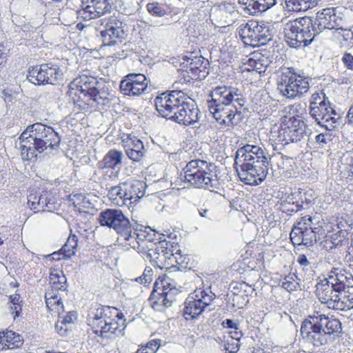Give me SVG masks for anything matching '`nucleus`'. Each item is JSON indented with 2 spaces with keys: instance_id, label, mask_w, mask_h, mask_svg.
<instances>
[{
  "instance_id": "obj_1",
  "label": "nucleus",
  "mask_w": 353,
  "mask_h": 353,
  "mask_svg": "<svg viewBox=\"0 0 353 353\" xmlns=\"http://www.w3.org/2000/svg\"><path fill=\"white\" fill-rule=\"evenodd\" d=\"M154 105L162 117L181 125H193L200 118V111L194 101L181 90L161 93L154 99Z\"/></svg>"
},
{
  "instance_id": "obj_2",
  "label": "nucleus",
  "mask_w": 353,
  "mask_h": 353,
  "mask_svg": "<svg viewBox=\"0 0 353 353\" xmlns=\"http://www.w3.org/2000/svg\"><path fill=\"white\" fill-rule=\"evenodd\" d=\"M234 165L242 182L257 185L266 178L270 163L259 146L246 144L236 150Z\"/></svg>"
},
{
  "instance_id": "obj_3",
  "label": "nucleus",
  "mask_w": 353,
  "mask_h": 353,
  "mask_svg": "<svg viewBox=\"0 0 353 353\" xmlns=\"http://www.w3.org/2000/svg\"><path fill=\"white\" fill-rule=\"evenodd\" d=\"M19 140L23 160L30 161L46 150H57L61 137L51 126L35 123L27 127Z\"/></svg>"
},
{
  "instance_id": "obj_4",
  "label": "nucleus",
  "mask_w": 353,
  "mask_h": 353,
  "mask_svg": "<svg viewBox=\"0 0 353 353\" xmlns=\"http://www.w3.org/2000/svg\"><path fill=\"white\" fill-rule=\"evenodd\" d=\"M341 323L336 319L320 314L310 315L302 323L301 333L303 338L314 347H320L333 342L340 336Z\"/></svg>"
},
{
  "instance_id": "obj_5",
  "label": "nucleus",
  "mask_w": 353,
  "mask_h": 353,
  "mask_svg": "<svg viewBox=\"0 0 353 353\" xmlns=\"http://www.w3.org/2000/svg\"><path fill=\"white\" fill-rule=\"evenodd\" d=\"M98 221L101 225L112 228L118 234L117 239L120 244L137 252H143L145 241L141 235L133 230L129 219L124 215L121 210L106 209L99 213Z\"/></svg>"
},
{
  "instance_id": "obj_6",
  "label": "nucleus",
  "mask_w": 353,
  "mask_h": 353,
  "mask_svg": "<svg viewBox=\"0 0 353 353\" xmlns=\"http://www.w3.org/2000/svg\"><path fill=\"white\" fill-rule=\"evenodd\" d=\"M103 82H100L92 76L80 75L71 82L69 94L78 98L85 105L109 106L113 99L108 90H105Z\"/></svg>"
},
{
  "instance_id": "obj_7",
  "label": "nucleus",
  "mask_w": 353,
  "mask_h": 353,
  "mask_svg": "<svg viewBox=\"0 0 353 353\" xmlns=\"http://www.w3.org/2000/svg\"><path fill=\"white\" fill-rule=\"evenodd\" d=\"M213 165L199 159L188 162L181 172V179L196 188L214 191L219 184Z\"/></svg>"
},
{
  "instance_id": "obj_8",
  "label": "nucleus",
  "mask_w": 353,
  "mask_h": 353,
  "mask_svg": "<svg viewBox=\"0 0 353 353\" xmlns=\"http://www.w3.org/2000/svg\"><path fill=\"white\" fill-rule=\"evenodd\" d=\"M307 125L299 116H284L277 130H271V139L283 146L297 143L306 136Z\"/></svg>"
},
{
  "instance_id": "obj_9",
  "label": "nucleus",
  "mask_w": 353,
  "mask_h": 353,
  "mask_svg": "<svg viewBox=\"0 0 353 353\" xmlns=\"http://www.w3.org/2000/svg\"><path fill=\"white\" fill-rule=\"evenodd\" d=\"M312 19L304 17L290 21L284 29L285 38L288 44L294 48L307 46L318 35L313 28Z\"/></svg>"
},
{
  "instance_id": "obj_10",
  "label": "nucleus",
  "mask_w": 353,
  "mask_h": 353,
  "mask_svg": "<svg viewBox=\"0 0 353 353\" xmlns=\"http://www.w3.org/2000/svg\"><path fill=\"white\" fill-rule=\"evenodd\" d=\"M280 93L288 99L300 97L309 90V83L306 78L297 74L292 68L283 70L277 83Z\"/></svg>"
},
{
  "instance_id": "obj_11",
  "label": "nucleus",
  "mask_w": 353,
  "mask_h": 353,
  "mask_svg": "<svg viewBox=\"0 0 353 353\" xmlns=\"http://www.w3.org/2000/svg\"><path fill=\"white\" fill-rule=\"evenodd\" d=\"M238 32L246 45L252 46H264L272 40V30L264 22L249 21L238 28Z\"/></svg>"
},
{
  "instance_id": "obj_12",
  "label": "nucleus",
  "mask_w": 353,
  "mask_h": 353,
  "mask_svg": "<svg viewBox=\"0 0 353 353\" xmlns=\"http://www.w3.org/2000/svg\"><path fill=\"white\" fill-rule=\"evenodd\" d=\"M97 29L100 31L103 45L112 46L121 44L125 39L126 34L123 28V22L119 16L113 14L97 21Z\"/></svg>"
},
{
  "instance_id": "obj_13",
  "label": "nucleus",
  "mask_w": 353,
  "mask_h": 353,
  "mask_svg": "<svg viewBox=\"0 0 353 353\" xmlns=\"http://www.w3.org/2000/svg\"><path fill=\"white\" fill-rule=\"evenodd\" d=\"M312 219L310 216H303L292 228L290 238L294 245L312 246L316 242V234L321 230L312 228Z\"/></svg>"
},
{
  "instance_id": "obj_14",
  "label": "nucleus",
  "mask_w": 353,
  "mask_h": 353,
  "mask_svg": "<svg viewBox=\"0 0 353 353\" xmlns=\"http://www.w3.org/2000/svg\"><path fill=\"white\" fill-rule=\"evenodd\" d=\"M207 103L243 108L245 100L241 90L232 86H216L209 94Z\"/></svg>"
},
{
  "instance_id": "obj_15",
  "label": "nucleus",
  "mask_w": 353,
  "mask_h": 353,
  "mask_svg": "<svg viewBox=\"0 0 353 353\" xmlns=\"http://www.w3.org/2000/svg\"><path fill=\"white\" fill-rule=\"evenodd\" d=\"M210 112L221 125L234 126L239 125L243 119V108L235 105L208 103Z\"/></svg>"
},
{
  "instance_id": "obj_16",
  "label": "nucleus",
  "mask_w": 353,
  "mask_h": 353,
  "mask_svg": "<svg viewBox=\"0 0 353 353\" xmlns=\"http://www.w3.org/2000/svg\"><path fill=\"white\" fill-rule=\"evenodd\" d=\"M28 204L36 212H53L58 210L59 204L50 191H31L28 196Z\"/></svg>"
},
{
  "instance_id": "obj_17",
  "label": "nucleus",
  "mask_w": 353,
  "mask_h": 353,
  "mask_svg": "<svg viewBox=\"0 0 353 353\" xmlns=\"http://www.w3.org/2000/svg\"><path fill=\"white\" fill-rule=\"evenodd\" d=\"M312 23L314 32L319 34L325 29L341 28L343 20L342 17L336 15V8H327L316 13V18L312 19Z\"/></svg>"
},
{
  "instance_id": "obj_18",
  "label": "nucleus",
  "mask_w": 353,
  "mask_h": 353,
  "mask_svg": "<svg viewBox=\"0 0 353 353\" xmlns=\"http://www.w3.org/2000/svg\"><path fill=\"white\" fill-rule=\"evenodd\" d=\"M49 280L52 289L50 291L46 292L45 294L47 308L51 309V307L57 306L63 309V303L61 301V298L59 297L58 294L54 292V290L65 291L68 286L67 279L62 272L59 274L57 270H54L50 272Z\"/></svg>"
},
{
  "instance_id": "obj_19",
  "label": "nucleus",
  "mask_w": 353,
  "mask_h": 353,
  "mask_svg": "<svg viewBox=\"0 0 353 353\" xmlns=\"http://www.w3.org/2000/svg\"><path fill=\"white\" fill-rule=\"evenodd\" d=\"M148 81L141 73H130L120 82V90L124 95L139 96L147 90Z\"/></svg>"
},
{
  "instance_id": "obj_20",
  "label": "nucleus",
  "mask_w": 353,
  "mask_h": 353,
  "mask_svg": "<svg viewBox=\"0 0 353 353\" xmlns=\"http://www.w3.org/2000/svg\"><path fill=\"white\" fill-rule=\"evenodd\" d=\"M327 279L335 292L352 293L353 290V276L343 268H333L327 273Z\"/></svg>"
},
{
  "instance_id": "obj_21",
  "label": "nucleus",
  "mask_w": 353,
  "mask_h": 353,
  "mask_svg": "<svg viewBox=\"0 0 353 353\" xmlns=\"http://www.w3.org/2000/svg\"><path fill=\"white\" fill-rule=\"evenodd\" d=\"M141 239L145 241L144 245V251L139 252L143 253L144 259L149 260L151 263H154L157 267L162 268L161 264L163 261L168 259L169 254V245L170 243L165 240H160L159 245L156 246L154 249L149 248L148 244L152 245V242L150 240L145 239V236L141 234Z\"/></svg>"
},
{
  "instance_id": "obj_22",
  "label": "nucleus",
  "mask_w": 353,
  "mask_h": 353,
  "mask_svg": "<svg viewBox=\"0 0 353 353\" xmlns=\"http://www.w3.org/2000/svg\"><path fill=\"white\" fill-rule=\"evenodd\" d=\"M209 61L202 56L188 58L187 72L190 73L192 79H204L209 74Z\"/></svg>"
},
{
  "instance_id": "obj_23",
  "label": "nucleus",
  "mask_w": 353,
  "mask_h": 353,
  "mask_svg": "<svg viewBox=\"0 0 353 353\" xmlns=\"http://www.w3.org/2000/svg\"><path fill=\"white\" fill-rule=\"evenodd\" d=\"M172 290L175 291V289L163 291L162 283L155 282L149 299L152 307H154L155 305H162L165 307H172L174 302Z\"/></svg>"
},
{
  "instance_id": "obj_24",
  "label": "nucleus",
  "mask_w": 353,
  "mask_h": 353,
  "mask_svg": "<svg viewBox=\"0 0 353 353\" xmlns=\"http://www.w3.org/2000/svg\"><path fill=\"white\" fill-rule=\"evenodd\" d=\"M214 297V294L210 291L208 293L205 290H196L187 298L184 309H205Z\"/></svg>"
},
{
  "instance_id": "obj_25",
  "label": "nucleus",
  "mask_w": 353,
  "mask_h": 353,
  "mask_svg": "<svg viewBox=\"0 0 353 353\" xmlns=\"http://www.w3.org/2000/svg\"><path fill=\"white\" fill-rule=\"evenodd\" d=\"M123 189L125 194V203L126 206L137 203L145 194V184L140 181L134 183H123Z\"/></svg>"
},
{
  "instance_id": "obj_26",
  "label": "nucleus",
  "mask_w": 353,
  "mask_h": 353,
  "mask_svg": "<svg viewBox=\"0 0 353 353\" xmlns=\"http://www.w3.org/2000/svg\"><path fill=\"white\" fill-rule=\"evenodd\" d=\"M330 105H331L330 102L323 103L321 105L309 108V114L315 120L316 123L329 132L335 128V125L330 123L332 117L328 114Z\"/></svg>"
},
{
  "instance_id": "obj_27",
  "label": "nucleus",
  "mask_w": 353,
  "mask_h": 353,
  "mask_svg": "<svg viewBox=\"0 0 353 353\" xmlns=\"http://www.w3.org/2000/svg\"><path fill=\"white\" fill-rule=\"evenodd\" d=\"M244 6L245 12L250 15H257L273 7L276 0H239Z\"/></svg>"
},
{
  "instance_id": "obj_28",
  "label": "nucleus",
  "mask_w": 353,
  "mask_h": 353,
  "mask_svg": "<svg viewBox=\"0 0 353 353\" xmlns=\"http://www.w3.org/2000/svg\"><path fill=\"white\" fill-rule=\"evenodd\" d=\"M124 149L128 157L134 162L141 161L146 152L143 142L136 137L125 141Z\"/></svg>"
},
{
  "instance_id": "obj_29",
  "label": "nucleus",
  "mask_w": 353,
  "mask_h": 353,
  "mask_svg": "<svg viewBox=\"0 0 353 353\" xmlns=\"http://www.w3.org/2000/svg\"><path fill=\"white\" fill-rule=\"evenodd\" d=\"M334 292L329 279L325 278L316 284V294L319 301L323 303L333 301L332 294Z\"/></svg>"
},
{
  "instance_id": "obj_30",
  "label": "nucleus",
  "mask_w": 353,
  "mask_h": 353,
  "mask_svg": "<svg viewBox=\"0 0 353 353\" xmlns=\"http://www.w3.org/2000/svg\"><path fill=\"white\" fill-rule=\"evenodd\" d=\"M115 317L117 318V320L111 319L108 317V322L106 324L103 325L102 330H100V332L101 334L110 332L119 334L121 333L126 327L125 319H123V315L122 313L117 312Z\"/></svg>"
},
{
  "instance_id": "obj_31",
  "label": "nucleus",
  "mask_w": 353,
  "mask_h": 353,
  "mask_svg": "<svg viewBox=\"0 0 353 353\" xmlns=\"http://www.w3.org/2000/svg\"><path fill=\"white\" fill-rule=\"evenodd\" d=\"M123 153L116 150H110L103 157V160L98 163V167L101 169H115L121 163Z\"/></svg>"
},
{
  "instance_id": "obj_32",
  "label": "nucleus",
  "mask_w": 353,
  "mask_h": 353,
  "mask_svg": "<svg viewBox=\"0 0 353 353\" xmlns=\"http://www.w3.org/2000/svg\"><path fill=\"white\" fill-rule=\"evenodd\" d=\"M320 0H285V8L289 12L306 11L316 6Z\"/></svg>"
},
{
  "instance_id": "obj_33",
  "label": "nucleus",
  "mask_w": 353,
  "mask_h": 353,
  "mask_svg": "<svg viewBox=\"0 0 353 353\" xmlns=\"http://www.w3.org/2000/svg\"><path fill=\"white\" fill-rule=\"evenodd\" d=\"M170 246L169 249V252H170V253L168 254V259L170 261L171 265L174 266L173 262H174L176 265H179V269L185 268L188 264L189 258L186 256H183L181 250L177 249L176 246H174L172 244H170Z\"/></svg>"
},
{
  "instance_id": "obj_34",
  "label": "nucleus",
  "mask_w": 353,
  "mask_h": 353,
  "mask_svg": "<svg viewBox=\"0 0 353 353\" xmlns=\"http://www.w3.org/2000/svg\"><path fill=\"white\" fill-rule=\"evenodd\" d=\"M27 79L37 85H45L46 78L43 64L30 68L28 70Z\"/></svg>"
},
{
  "instance_id": "obj_35",
  "label": "nucleus",
  "mask_w": 353,
  "mask_h": 353,
  "mask_svg": "<svg viewBox=\"0 0 353 353\" xmlns=\"http://www.w3.org/2000/svg\"><path fill=\"white\" fill-rule=\"evenodd\" d=\"M45 74V84H55L61 78L62 72L57 65L50 66L49 64H43Z\"/></svg>"
},
{
  "instance_id": "obj_36",
  "label": "nucleus",
  "mask_w": 353,
  "mask_h": 353,
  "mask_svg": "<svg viewBox=\"0 0 353 353\" xmlns=\"http://www.w3.org/2000/svg\"><path fill=\"white\" fill-rule=\"evenodd\" d=\"M122 189L123 184L121 183L112 187L108 191V196L114 205L119 206L125 205V194L123 191H121Z\"/></svg>"
},
{
  "instance_id": "obj_37",
  "label": "nucleus",
  "mask_w": 353,
  "mask_h": 353,
  "mask_svg": "<svg viewBox=\"0 0 353 353\" xmlns=\"http://www.w3.org/2000/svg\"><path fill=\"white\" fill-rule=\"evenodd\" d=\"M108 313H110V310H97V312L92 311L88 314V319L90 324L97 327L102 330L103 325L106 324L108 320Z\"/></svg>"
},
{
  "instance_id": "obj_38",
  "label": "nucleus",
  "mask_w": 353,
  "mask_h": 353,
  "mask_svg": "<svg viewBox=\"0 0 353 353\" xmlns=\"http://www.w3.org/2000/svg\"><path fill=\"white\" fill-rule=\"evenodd\" d=\"M78 239L77 236L70 235L65 243L61 249V252L63 255V258L69 259L74 256L77 251Z\"/></svg>"
},
{
  "instance_id": "obj_39",
  "label": "nucleus",
  "mask_w": 353,
  "mask_h": 353,
  "mask_svg": "<svg viewBox=\"0 0 353 353\" xmlns=\"http://www.w3.org/2000/svg\"><path fill=\"white\" fill-rule=\"evenodd\" d=\"M22 339L19 334L12 331L6 332L5 345L8 349H14L22 345Z\"/></svg>"
},
{
  "instance_id": "obj_40",
  "label": "nucleus",
  "mask_w": 353,
  "mask_h": 353,
  "mask_svg": "<svg viewBox=\"0 0 353 353\" xmlns=\"http://www.w3.org/2000/svg\"><path fill=\"white\" fill-rule=\"evenodd\" d=\"M341 168L353 176V151H347L340 158Z\"/></svg>"
},
{
  "instance_id": "obj_41",
  "label": "nucleus",
  "mask_w": 353,
  "mask_h": 353,
  "mask_svg": "<svg viewBox=\"0 0 353 353\" xmlns=\"http://www.w3.org/2000/svg\"><path fill=\"white\" fill-rule=\"evenodd\" d=\"M146 8L148 12L155 17H161L167 13L165 6L158 2L149 3Z\"/></svg>"
},
{
  "instance_id": "obj_42",
  "label": "nucleus",
  "mask_w": 353,
  "mask_h": 353,
  "mask_svg": "<svg viewBox=\"0 0 353 353\" xmlns=\"http://www.w3.org/2000/svg\"><path fill=\"white\" fill-rule=\"evenodd\" d=\"M93 10L90 13L94 14L93 17H100L110 12V6L106 0L97 2L92 6Z\"/></svg>"
},
{
  "instance_id": "obj_43",
  "label": "nucleus",
  "mask_w": 353,
  "mask_h": 353,
  "mask_svg": "<svg viewBox=\"0 0 353 353\" xmlns=\"http://www.w3.org/2000/svg\"><path fill=\"white\" fill-rule=\"evenodd\" d=\"M330 102L328 99V97H326L325 94L323 90H320L319 92H316L312 94L311 97V99L310 101V107L312 108L314 106H316L319 105H321L323 103H329Z\"/></svg>"
},
{
  "instance_id": "obj_44",
  "label": "nucleus",
  "mask_w": 353,
  "mask_h": 353,
  "mask_svg": "<svg viewBox=\"0 0 353 353\" xmlns=\"http://www.w3.org/2000/svg\"><path fill=\"white\" fill-rule=\"evenodd\" d=\"M293 275L289 274L280 281L281 286L289 292L296 290L299 287V283L295 281Z\"/></svg>"
},
{
  "instance_id": "obj_45",
  "label": "nucleus",
  "mask_w": 353,
  "mask_h": 353,
  "mask_svg": "<svg viewBox=\"0 0 353 353\" xmlns=\"http://www.w3.org/2000/svg\"><path fill=\"white\" fill-rule=\"evenodd\" d=\"M70 201H72L74 206L75 208H78L79 210H81L82 208H86L87 204H90L89 201L86 199L85 196L81 194H74L73 195H70Z\"/></svg>"
},
{
  "instance_id": "obj_46",
  "label": "nucleus",
  "mask_w": 353,
  "mask_h": 353,
  "mask_svg": "<svg viewBox=\"0 0 353 353\" xmlns=\"http://www.w3.org/2000/svg\"><path fill=\"white\" fill-rule=\"evenodd\" d=\"M77 319V314L75 310L70 311L67 314H65V310H63L62 312L59 314V322L65 325L73 322Z\"/></svg>"
},
{
  "instance_id": "obj_47",
  "label": "nucleus",
  "mask_w": 353,
  "mask_h": 353,
  "mask_svg": "<svg viewBox=\"0 0 353 353\" xmlns=\"http://www.w3.org/2000/svg\"><path fill=\"white\" fill-rule=\"evenodd\" d=\"M153 273L154 271L151 268L146 267L142 275L136 278L135 281L144 284L150 283L153 279Z\"/></svg>"
},
{
  "instance_id": "obj_48",
  "label": "nucleus",
  "mask_w": 353,
  "mask_h": 353,
  "mask_svg": "<svg viewBox=\"0 0 353 353\" xmlns=\"http://www.w3.org/2000/svg\"><path fill=\"white\" fill-rule=\"evenodd\" d=\"M236 12V10L234 6L229 3H224L219 6V8L214 10V14L218 13L221 15L228 14H232V13L235 14Z\"/></svg>"
},
{
  "instance_id": "obj_49",
  "label": "nucleus",
  "mask_w": 353,
  "mask_h": 353,
  "mask_svg": "<svg viewBox=\"0 0 353 353\" xmlns=\"http://www.w3.org/2000/svg\"><path fill=\"white\" fill-rule=\"evenodd\" d=\"M341 232L339 231L336 233L328 234L325 236V243H331L334 247H337L339 245H341L342 243L344 240V236H341L339 233Z\"/></svg>"
},
{
  "instance_id": "obj_50",
  "label": "nucleus",
  "mask_w": 353,
  "mask_h": 353,
  "mask_svg": "<svg viewBox=\"0 0 353 353\" xmlns=\"http://www.w3.org/2000/svg\"><path fill=\"white\" fill-rule=\"evenodd\" d=\"M137 3V0H118L117 4L119 8L126 12L130 14L135 9V4Z\"/></svg>"
},
{
  "instance_id": "obj_51",
  "label": "nucleus",
  "mask_w": 353,
  "mask_h": 353,
  "mask_svg": "<svg viewBox=\"0 0 353 353\" xmlns=\"http://www.w3.org/2000/svg\"><path fill=\"white\" fill-rule=\"evenodd\" d=\"M321 132L315 137V141L319 145V148H323L325 144L331 141V134L327 132Z\"/></svg>"
},
{
  "instance_id": "obj_52",
  "label": "nucleus",
  "mask_w": 353,
  "mask_h": 353,
  "mask_svg": "<svg viewBox=\"0 0 353 353\" xmlns=\"http://www.w3.org/2000/svg\"><path fill=\"white\" fill-rule=\"evenodd\" d=\"M256 72L261 74L265 72L267 68L269 66L270 61L267 57H261L256 59Z\"/></svg>"
},
{
  "instance_id": "obj_53",
  "label": "nucleus",
  "mask_w": 353,
  "mask_h": 353,
  "mask_svg": "<svg viewBox=\"0 0 353 353\" xmlns=\"http://www.w3.org/2000/svg\"><path fill=\"white\" fill-rule=\"evenodd\" d=\"M337 30V37H342L344 41H347L349 39H352L353 37V33L347 29H344L343 28V24L341 25V28L336 29Z\"/></svg>"
},
{
  "instance_id": "obj_54",
  "label": "nucleus",
  "mask_w": 353,
  "mask_h": 353,
  "mask_svg": "<svg viewBox=\"0 0 353 353\" xmlns=\"http://www.w3.org/2000/svg\"><path fill=\"white\" fill-rule=\"evenodd\" d=\"M161 346V340L154 339L149 341L146 345V348L150 351L149 353H155Z\"/></svg>"
},
{
  "instance_id": "obj_55",
  "label": "nucleus",
  "mask_w": 353,
  "mask_h": 353,
  "mask_svg": "<svg viewBox=\"0 0 353 353\" xmlns=\"http://www.w3.org/2000/svg\"><path fill=\"white\" fill-rule=\"evenodd\" d=\"M296 262L303 267V270H308L311 268V263L307 259V256L303 254H299L297 257Z\"/></svg>"
},
{
  "instance_id": "obj_56",
  "label": "nucleus",
  "mask_w": 353,
  "mask_h": 353,
  "mask_svg": "<svg viewBox=\"0 0 353 353\" xmlns=\"http://www.w3.org/2000/svg\"><path fill=\"white\" fill-rule=\"evenodd\" d=\"M203 311L204 310H199V312L197 313H195V312L193 313L192 310H183L182 316L187 321L194 320V319H197L198 316H199L201 314L202 312H203Z\"/></svg>"
},
{
  "instance_id": "obj_57",
  "label": "nucleus",
  "mask_w": 353,
  "mask_h": 353,
  "mask_svg": "<svg viewBox=\"0 0 353 353\" xmlns=\"http://www.w3.org/2000/svg\"><path fill=\"white\" fill-rule=\"evenodd\" d=\"M343 62L345 66L350 70H353V56L350 53L344 54L342 58Z\"/></svg>"
},
{
  "instance_id": "obj_58",
  "label": "nucleus",
  "mask_w": 353,
  "mask_h": 353,
  "mask_svg": "<svg viewBox=\"0 0 353 353\" xmlns=\"http://www.w3.org/2000/svg\"><path fill=\"white\" fill-rule=\"evenodd\" d=\"M328 110H329L328 114H330V117H332V119L330 120V123L332 125H334V123H336L337 119H339L340 118V116L339 114H337L335 109L331 105H329Z\"/></svg>"
},
{
  "instance_id": "obj_59",
  "label": "nucleus",
  "mask_w": 353,
  "mask_h": 353,
  "mask_svg": "<svg viewBox=\"0 0 353 353\" xmlns=\"http://www.w3.org/2000/svg\"><path fill=\"white\" fill-rule=\"evenodd\" d=\"M170 279L168 277H161L159 276V278L156 280L155 282H159L162 283V286L163 287V291H168L170 288Z\"/></svg>"
},
{
  "instance_id": "obj_60",
  "label": "nucleus",
  "mask_w": 353,
  "mask_h": 353,
  "mask_svg": "<svg viewBox=\"0 0 353 353\" xmlns=\"http://www.w3.org/2000/svg\"><path fill=\"white\" fill-rule=\"evenodd\" d=\"M222 325L228 328H234L236 330L239 329L238 324L232 319H225L222 322Z\"/></svg>"
},
{
  "instance_id": "obj_61",
  "label": "nucleus",
  "mask_w": 353,
  "mask_h": 353,
  "mask_svg": "<svg viewBox=\"0 0 353 353\" xmlns=\"http://www.w3.org/2000/svg\"><path fill=\"white\" fill-rule=\"evenodd\" d=\"M228 346L225 347V350L231 353H235L239 350L240 345L238 342L232 343L231 345L228 343Z\"/></svg>"
},
{
  "instance_id": "obj_62",
  "label": "nucleus",
  "mask_w": 353,
  "mask_h": 353,
  "mask_svg": "<svg viewBox=\"0 0 353 353\" xmlns=\"http://www.w3.org/2000/svg\"><path fill=\"white\" fill-rule=\"evenodd\" d=\"M9 301L14 305H19L20 302V296L17 294L10 295L9 296Z\"/></svg>"
},
{
  "instance_id": "obj_63",
  "label": "nucleus",
  "mask_w": 353,
  "mask_h": 353,
  "mask_svg": "<svg viewBox=\"0 0 353 353\" xmlns=\"http://www.w3.org/2000/svg\"><path fill=\"white\" fill-rule=\"evenodd\" d=\"M63 325H65L61 324V322H59V320L57 323H56L55 326H54L57 331L61 335H63L67 330L66 328H63Z\"/></svg>"
},
{
  "instance_id": "obj_64",
  "label": "nucleus",
  "mask_w": 353,
  "mask_h": 353,
  "mask_svg": "<svg viewBox=\"0 0 353 353\" xmlns=\"http://www.w3.org/2000/svg\"><path fill=\"white\" fill-rule=\"evenodd\" d=\"M199 214L201 217L210 218V212L209 210L206 208H201L198 210Z\"/></svg>"
}]
</instances>
